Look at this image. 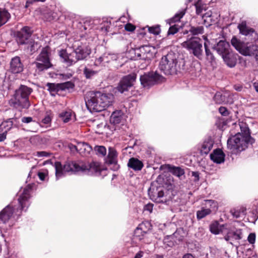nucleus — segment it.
Wrapping results in <instances>:
<instances>
[{
    "label": "nucleus",
    "instance_id": "nucleus-10",
    "mask_svg": "<svg viewBox=\"0 0 258 258\" xmlns=\"http://www.w3.org/2000/svg\"><path fill=\"white\" fill-rule=\"evenodd\" d=\"M32 31L29 27L25 26L21 29L18 32L17 42L20 44H28V48L30 49V51L32 52L35 49V45L37 43H35L31 39Z\"/></svg>",
    "mask_w": 258,
    "mask_h": 258
},
{
    "label": "nucleus",
    "instance_id": "nucleus-37",
    "mask_svg": "<svg viewBox=\"0 0 258 258\" xmlns=\"http://www.w3.org/2000/svg\"><path fill=\"white\" fill-rule=\"evenodd\" d=\"M204 39L206 40L204 43V48L207 59L209 61L212 62L215 60V57L208 47V44L210 43V42L206 37H204Z\"/></svg>",
    "mask_w": 258,
    "mask_h": 258
},
{
    "label": "nucleus",
    "instance_id": "nucleus-52",
    "mask_svg": "<svg viewBox=\"0 0 258 258\" xmlns=\"http://www.w3.org/2000/svg\"><path fill=\"white\" fill-rule=\"evenodd\" d=\"M171 238V236H167V237H166L164 240H163V242L165 244L166 243H167V245L168 246H170V247H171L173 245V242L172 241H169V240H170V239Z\"/></svg>",
    "mask_w": 258,
    "mask_h": 258
},
{
    "label": "nucleus",
    "instance_id": "nucleus-48",
    "mask_svg": "<svg viewBox=\"0 0 258 258\" xmlns=\"http://www.w3.org/2000/svg\"><path fill=\"white\" fill-rule=\"evenodd\" d=\"M51 121V116L50 114L47 113L45 116L42 119V123L44 124H48Z\"/></svg>",
    "mask_w": 258,
    "mask_h": 258
},
{
    "label": "nucleus",
    "instance_id": "nucleus-1",
    "mask_svg": "<svg viewBox=\"0 0 258 258\" xmlns=\"http://www.w3.org/2000/svg\"><path fill=\"white\" fill-rule=\"evenodd\" d=\"M54 168L57 180L69 172H81L89 175L98 176L106 171L100 163L94 161L91 163H85L82 161L68 162L63 166L59 162H56Z\"/></svg>",
    "mask_w": 258,
    "mask_h": 258
},
{
    "label": "nucleus",
    "instance_id": "nucleus-17",
    "mask_svg": "<svg viewBox=\"0 0 258 258\" xmlns=\"http://www.w3.org/2000/svg\"><path fill=\"white\" fill-rule=\"evenodd\" d=\"M185 14V10H182L177 13L173 17L168 20V23L170 25L172 23L180 21ZM179 28L178 25L174 24L171 26L168 31V35H174L178 31Z\"/></svg>",
    "mask_w": 258,
    "mask_h": 258
},
{
    "label": "nucleus",
    "instance_id": "nucleus-16",
    "mask_svg": "<svg viewBox=\"0 0 258 258\" xmlns=\"http://www.w3.org/2000/svg\"><path fill=\"white\" fill-rule=\"evenodd\" d=\"M136 74L134 73L124 77L120 81L117 86L118 91L120 93H123L127 91L129 88L133 85V83L136 79Z\"/></svg>",
    "mask_w": 258,
    "mask_h": 258
},
{
    "label": "nucleus",
    "instance_id": "nucleus-23",
    "mask_svg": "<svg viewBox=\"0 0 258 258\" xmlns=\"http://www.w3.org/2000/svg\"><path fill=\"white\" fill-rule=\"evenodd\" d=\"M210 158L214 162L220 164L225 160V154L222 150L217 149L210 155Z\"/></svg>",
    "mask_w": 258,
    "mask_h": 258
},
{
    "label": "nucleus",
    "instance_id": "nucleus-11",
    "mask_svg": "<svg viewBox=\"0 0 258 258\" xmlns=\"http://www.w3.org/2000/svg\"><path fill=\"white\" fill-rule=\"evenodd\" d=\"M151 225L149 222L142 223L140 224L135 231V236L143 243L150 244L153 241L154 236L152 233H148L146 228L149 230Z\"/></svg>",
    "mask_w": 258,
    "mask_h": 258
},
{
    "label": "nucleus",
    "instance_id": "nucleus-19",
    "mask_svg": "<svg viewBox=\"0 0 258 258\" xmlns=\"http://www.w3.org/2000/svg\"><path fill=\"white\" fill-rule=\"evenodd\" d=\"M230 45L228 42L225 40H220L214 46L213 48L222 57L230 52Z\"/></svg>",
    "mask_w": 258,
    "mask_h": 258
},
{
    "label": "nucleus",
    "instance_id": "nucleus-50",
    "mask_svg": "<svg viewBox=\"0 0 258 258\" xmlns=\"http://www.w3.org/2000/svg\"><path fill=\"white\" fill-rule=\"evenodd\" d=\"M247 240L250 244H253L255 241V234L254 233H250L248 236Z\"/></svg>",
    "mask_w": 258,
    "mask_h": 258
},
{
    "label": "nucleus",
    "instance_id": "nucleus-5",
    "mask_svg": "<svg viewBox=\"0 0 258 258\" xmlns=\"http://www.w3.org/2000/svg\"><path fill=\"white\" fill-rule=\"evenodd\" d=\"M32 89L25 85H21L15 91V93L10 100L11 105L16 108H28L30 105L29 96Z\"/></svg>",
    "mask_w": 258,
    "mask_h": 258
},
{
    "label": "nucleus",
    "instance_id": "nucleus-32",
    "mask_svg": "<svg viewBox=\"0 0 258 258\" xmlns=\"http://www.w3.org/2000/svg\"><path fill=\"white\" fill-rule=\"evenodd\" d=\"M73 115L74 113L73 111L70 109H68L63 110L59 113L58 116L64 123H67L72 120Z\"/></svg>",
    "mask_w": 258,
    "mask_h": 258
},
{
    "label": "nucleus",
    "instance_id": "nucleus-22",
    "mask_svg": "<svg viewBox=\"0 0 258 258\" xmlns=\"http://www.w3.org/2000/svg\"><path fill=\"white\" fill-rule=\"evenodd\" d=\"M117 153L115 149L109 147L108 149V161L110 164L114 165V170H117L119 166L117 164Z\"/></svg>",
    "mask_w": 258,
    "mask_h": 258
},
{
    "label": "nucleus",
    "instance_id": "nucleus-33",
    "mask_svg": "<svg viewBox=\"0 0 258 258\" xmlns=\"http://www.w3.org/2000/svg\"><path fill=\"white\" fill-rule=\"evenodd\" d=\"M230 213L235 218H242L246 214V208L241 207L233 209L230 210Z\"/></svg>",
    "mask_w": 258,
    "mask_h": 258
},
{
    "label": "nucleus",
    "instance_id": "nucleus-38",
    "mask_svg": "<svg viewBox=\"0 0 258 258\" xmlns=\"http://www.w3.org/2000/svg\"><path fill=\"white\" fill-rule=\"evenodd\" d=\"M169 171L174 175L180 178L181 176L184 174V170L179 167L174 166H169L168 168Z\"/></svg>",
    "mask_w": 258,
    "mask_h": 258
},
{
    "label": "nucleus",
    "instance_id": "nucleus-62",
    "mask_svg": "<svg viewBox=\"0 0 258 258\" xmlns=\"http://www.w3.org/2000/svg\"><path fill=\"white\" fill-rule=\"evenodd\" d=\"M211 12H207V13L205 14L204 15H202V17L203 18H208V17H211Z\"/></svg>",
    "mask_w": 258,
    "mask_h": 258
},
{
    "label": "nucleus",
    "instance_id": "nucleus-42",
    "mask_svg": "<svg viewBox=\"0 0 258 258\" xmlns=\"http://www.w3.org/2000/svg\"><path fill=\"white\" fill-rule=\"evenodd\" d=\"M204 205L206 209H209L212 211H215L218 209L217 203L216 201L212 200H208L205 201Z\"/></svg>",
    "mask_w": 258,
    "mask_h": 258
},
{
    "label": "nucleus",
    "instance_id": "nucleus-26",
    "mask_svg": "<svg viewBox=\"0 0 258 258\" xmlns=\"http://www.w3.org/2000/svg\"><path fill=\"white\" fill-rule=\"evenodd\" d=\"M116 59V56L114 54L104 53L103 55L95 60L94 64L97 66L101 63H108L111 60H115Z\"/></svg>",
    "mask_w": 258,
    "mask_h": 258
},
{
    "label": "nucleus",
    "instance_id": "nucleus-24",
    "mask_svg": "<svg viewBox=\"0 0 258 258\" xmlns=\"http://www.w3.org/2000/svg\"><path fill=\"white\" fill-rule=\"evenodd\" d=\"M12 123L11 122H3L0 125V142L6 139L8 132L11 128Z\"/></svg>",
    "mask_w": 258,
    "mask_h": 258
},
{
    "label": "nucleus",
    "instance_id": "nucleus-13",
    "mask_svg": "<svg viewBox=\"0 0 258 258\" xmlns=\"http://www.w3.org/2000/svg\"><path fill=\"white\" fill-rule=\"evenodd\" d=\"M148 195L150 199L155 202L164 203L167 202L166 197L164 195V187L162 186L151 185L148 190Z\"/></svg>",
    "mask_w": 258,
    "mask_h": 258
},
{
    "label": "nucleus",
    "instance_id": "nucleus-61",
    "mask_svg": "<svg viewBox=\"0 0 258 258\" xmlns=\"http://www.w3.org/2000/svg\"><path fill=\"white\" fill-rule=\"evenodd\" d=\"M253 87L256 92L258 93V82H254L253 83Z\"/></svg>",
    "mask_w": 258,
    "mask_h": 258
},
{
    "label": "nucleus",
    "instance_id": "nucleus-54",
    "mask_svg": "<svg viewBox=\"0 0 258 258\" xmlns=\"http://www.w3.org/2000/svg\"><path fill=\"white\" fill-rule=\"evenodd\" d=\"M33 118L31 117H23L22 118V121L24 123H29L32 121Z\"/></svg>",
    "mask_w": 258,
    "mask_h": 258
},
{
    "label": "nucleus",
    "instance_id": "nucleus-64",
    "mask_svg": "<svg viewBox=\"0 0 258 258\" xmlns=\"http://www.w3.org/2000/svg\"><path fill=\"white\" fill-rule=\"evenodd\" d=\"M156 258H164V257L162 255L157 254L156 255Z\"/></svg>",
    "mask_w": 258,
    "mask_h": 258
},
{
    "label": "nucleus",
    "instance_id": "nucleus-59",
    "mask_svg": "<svg viewBox=\"0 0 258 258\" xmlns=\"http://www.w3.org/2000/svg\"><path fill=\"white\" fill-rule=\"evenodd\" d=\"M144 252L143 251H139L136 254L134 258H142Z\"/></svg>",
    "mask_w": 258,
    "mask_h": 258
},
{
    "label": "nucleus",
    "instance_id": "nucleus-21",
    "mask_svg": "<svg viewBox=\"0 0 258 258\" xmlns=\"http://www.w3.org/2000/svg\"><path fill=\"white\" fill-rule=\"evenodd\" d=\"M49 86L50 89L53 91L69 90L70 89H73L75 87L74 84L71 81L57 84L56 85L50 84Z\"/></svg>",
    "mask_w": 258,
    "mask_h": 258
},
{
    "label": "nucleus",
    "instance_id": "nucleus-18",
    "mask_svg": "<svg viewBox=\"0 0 258 258\" xmlns=\"http://www.w3.org/2000/svg\"><path fill=\"white\" fill-rule=\"evenodd\" d=\"M135 59H146L151 56V47L148 45H143L135 50Z\"/></svg>",
    "mask_w": 258,
    "mask_h": 258
},
{
    "label": "nucleus",
    "instance_id": "nucleus-47",
    "mask_svg": "<svg viewBox=\"0 0 258 258\" xmlns=\"http://www.w3.org/2000/svg\"><path fill=\"white\" fill-rule=\"evenodd\" d=\"M148 30L150 33L155 35H158L160 32V29L159 26L150 27L148 28Z\"/></svg>",
    "mask_w": 258,
    "mask_h": 258
},
{
    "label": "nucleus",
    "instance_id": "nucleus-28",
    "mask_svg": "<svg viewBox=\"0 0 258 258\" xmlns=\"http://www.w3.org/2000/svg\"><path fill=\"white\" fill-rule=\"evenodd\" d=\"M240 33L245 36H251L254 33V30L246 26L245 22H242L238 26Z\"/></svg>",
    "mask_w": 258,
    "mask_h": 258
},
{
    "label": "nucleus",
    "instance_id": "nucleus-14",
    "mask_svg": "<svg viewBox=\"0 0 258 258\" xmlns=\"http://www.w3.org/2000/svg\"><path fill=\"white\" fill-rule=\"evenodd\" d=\"M232 46L240 53L244 55H250L253 53L257 50V46L253 44H249L245 46L244 43L237 39L235 36L232 37L231 40Z\"/></svg>",
    "mask_w": 258,
    "mask_h": 258
},
{
    "label": "nucleus",
    "instance_id": "nucleus-8",
    "mask_svg": "<svg viewBox=\"0 0 258 258\" xmlns=\"http://www.w3.org/2000/svg\"><path fill=\"white\" fill-rule=\"evenodd\" d=\"M246 144V139L240 133L236 134L227 141V148L232 154H237L244 150Z\"/></svg>",
    "mask_w": 258,
    "mask_h": 258
},
{
    "label": "nucleus",
    "instance_id": "nucleus-2",
    "mask_svg": "<svg viewBox=\"0 0 258 258\" xmlns=\"http://www.w3.org/2000/svg\"><path fill=\"white\" fill-rule=\"evenodd\" d=\"M32 185L28 184L21 189L20 197L18 200V205L12 203L6 207L0 212V228L1 224L6 223L11 218L17 220L21 215L22 211L26 212L30 205V191Z\"/></svg>",
    "mask_w": 258,
    "mask_h": 258
},
{
    "label": "nucleus",
    "instance_id": "nucleus-40",
    "mask_svg": "<svg viewBox=\"0 0 258 258\" xmlns=\"http://www.w3.org/2000/svg\"><path fill=\"white\" fill-rule=\"evenodd\" d=\"M98 73V71L93 70L88 67H85L83 70V74L87 79L92 78L94 76H96Z\"/></svg>",
    "mask_w": 258,
    "mask_h": 258
},
{
    "label": "nucleus",
    "instance_id": "nucleus-45",
    "mask_svg": "<svg viewBox=\"0 0 258 258\" xmlns=\"http://www.w3.org/2000/svg\"><path fill=\"white\" fill-rule=\"evenodd\" d=\"M110 27V22L106 21L101 24L100 29L103 33L106 34L109 31Z\"/></svg>",
    "mask_w": 258,
    "mask_h": 258
},
{
    "label": "nucleus",
    "instance_id": "nucleus-34",
    "mask_svg": "<svg viewBox=\"0 0 258 258\" xmlns=\"http://www.w3.org/2000/svg\"><path fill=\"white\" fill-rule=\"evenodd\" d=\"M222 58L226 64L230 67H234L236 63V59L230 52L222 56Z\"/></svg>",
    "mask_w": 258,
    "mask_h": 258
},
{
    "label": "nucleus",
    "instance_id": "nucleus-9",
    "mask_svg": "<svg viewBox=\"0 0 258 258\" xmlns=\"http://www.w3.org/2000/svg\"><path fill=\"white\" fill-rule=\"evenodd\" d=\"M50 50L49 47L43 48L36 59L34 64L39 71H43L51 68L52 64L50 59Z\"/></svg>",
    "mask_w": 258,
    "mask_h": 258
},
{
    "label": "nucleus",
    "instance_id": "nucleus-53",
    "mask_svg": "<svg viewBox=\"0 0 258 258\" xmlns=\"http://www.w3.org/2000/svg\"><path fill=\"white\" fill-rule=\"evenodd\" d=\"M47 171L39 172L38 173V176L39 179L42 181L44 180L46 176L47 175Z\"/></svg>",
    "mask_w": 258,
    "mask_h": 258
},
{
    "label": "nucleus",
    "instance_id": "nucleus-63",
    "mask_svg": "<svg viewBox=\"0 0 258 258\" xmlns=\"http://www.w3.org/2000/svg\"><path fill=\"white\" fill-rule=\"evenodd\" d=\"M234 88L236 91H241L242 89V87L241 86H234Z\"/></svg>",
    "mask_w": 258,
    "mask_h": 258
},
{
    "label": "nucleus",
    "instance_id": "nucleus-49",
    "mask_svg": "<svg viewBox=\"0 0 258 258\" xmlns=\"http://www.w3.org/2000/svg\"><path fill=\"white\" fill-rule=\"evenodd\" d=\"M124 29L127 31L133 32L135 30L136 27L131 23H127L124 26Z\"/></svg>",
    "mask_w": 258,
    "mask_h": 258
},
{
    "label": "nucleus",
    "instance_id": "nucleus-12",
    "mask_svg": "<svg viewBox=\"0 0 258 258\" xmlns=\"http://www.w3.org/2000/svg\"><path fill=\"white\" fill-rule=\"evenodd\" d=\"M164 78L155 72H150L145 74L140 77V81L144 87H150L156 84L162 82Z\"/></svg>",
    "mask_w": 258,
    "mask_h": 258
},
{
    "label": "nucleus",
    "instance_id": "nucleus-60",
    "mask_svg": "<svg viewBox=\"0 0 258 258\" xmlns=\"http://www.w3.org/2000/svg\"><path fill=\"white\" fill-rule=\"evenodd\" d=\"M182 258H195V257L191 254L186 253L183 256Z\"/></svg>",
    "mask_w": 258,
    "mask_h": 258
},
{
    "label": "nucleus",
    "instance_id": "nucleus-29",
    "mask_svg": "<svg viewBox=\"0 0 258 258\" xmlns=\"http://www.w3.org/2000/svg\"><path fill=\"white\" fill-rule=\"evenodd\" d=\"M123 113L121 110H116L114 111L110 118L111 123L114 125L117 124L121 122L123 119Z\"/></svg>",
    "mask_w": 258,
    "mask_h": 258
},
{
    "label": "nucleus",
    "instance_id": "nucleus-4",
    "mask_svg": "<svg viewBox=\"0 0 258 258\" xmlns=\"http://www.w3.org/2000/svg\"><path fill=\"white\" fill-rule=\"evenodd\" d=\"M91 53L90 49L84 45L78 46L71 52L66 49L59 51V56L62 62L71 66L79 60L85 59Z\"/></svg>",
    "mask_w": 258,
    "mask_h": 258
},
{
    "label": "nucleus",
    "instance_id": "nucleus-46",
    "mask_svg": "<svg viewBox=\"0 0 258 258\" xmlns=\"http://www.w3.org/2000/svg\"><path fill=\"white\" fill-rule=\"evenodd\" d=\"M95 151L97 152V153L99 155L103 156H105L106 153V148L104 146H96L94 148Z\"/></svg>",
    "mask_w": 258,
    "mask_h": 258
},
{
    "label": "nucleus",
    "instance_id": "nucleus-43",
    "mask_svg": "<svg viewBox=\"0 0 258 258\" xmlns=\"http://www.w3.org/2000/svg\"><path fill=\"white\" fill-rule=\"evenodd\" d=\"M211 213V210L209 209H206L204 207L202 208L201 210L197 212V218L198 220H201Z\"/></svg>",
    "mask_w": 258,
    "mask_h": 258
},
{
    "label": "nucleus",
    "instance_id": "nucleus-44",
    "mask_svg": "<svg viewBox=\"0 0 258 258\" xmlns=\"http://www.w3.org/2000/svg\"><path fill=\"white\" fill-rule=\"evenodd\" d=\"M204 28L202 26H191L188 30L192 35H197L202 34L204 33Z\"/></svg>",
    "mask_w": 258,
    "mask_h": 258
},
{
    "label": "nucleus",
    "instance_id": "nucleus-58",
    "mask_svg": "<svg viewBox=\"0 0 258 258\" xmlns=\"http://www.w3.org/2000/svg\"><path fill=\"white\" fill-rule=\"evenodd\" d=\"M46 0H28L26 2L27 5L32 4L35 2H44Z\"/></svg>",
    "mask_w": 258,
    "mask_h": 258
},
{
    "label": "nucleus",
    "instance_id": "nucleus-51",
    "mask_svg": "<svg viewBox=\"0 0 258 258\" xmlns=\"http://www.w3.org/2000/svg\"><path fill=\"white\" fill-rule=\"evenodd\" d=\"M219 112L223 116H227L228 115V111L225 107L221 106L219 108Z\"/></svg>",
    "mask_w": 258,
    "mask_h": 258
},
{
    "label": "nucleus",
    "instance_id": "nucleus-6",
    "mask_svg": "<svg viewBox=\"0 0 258 258\" xmlns=\"http://www.w3.org/2000/svg\"><path fill=\"white\" fill-rule=\"evenodd\" d=\"M159 69L166 75H173L177 71V60L173 53L163 56L159 63Z\"/></svg>",
    "mask_w": 258,
    "mask_h": 258
},
{
    "label": "nucleus",
    "instance_id": "nucleus-20",
    "mask_svg": "<svg viewBox=\"0 0 258 258\" xmlns=\"http://www.w3.org/2000/svg\"><path fill=\"white\" fill-rule=\"evenodd\" d=\"M9 70L14 74H18L23 71V65L19 57L16 56L12 58Z\"/></svg>",
    "mask_w": 258,
    "mask_h": 258
},
{
    "label": "nucleus",
    "instance_id": "nucleus-30",
    "mask_svg": "<svg viewBox=\"0 0 258 258\" xmlns=\"http://www.w3.org/2000/svg\"><path fill=\"white\" fill-rule=\"evenodd\" d=\"M214 142L211 139H208L205 140L202 144L201 148V153L202 154H207L212 149Z\"/></svg>",
    "mask_w": 258,
    "mask_h": 258
},
{
    "label": "nucleus",
    "instance_id": "nucleus-36",
    "mask_svg": "<svg viewBox=\"0 0 258 258\" xmlns=\"http://www.w3.org/2000/svg\"><path fill=\"white\" fill-rule=\"evenodd\" d=\"M10 18V14L8 11L0 8V27L5 24Z\"/></svg>",
    "mask_w": 258,
    "mask_h": 258
},
{
    "label": "nucleus",
    "instance_id": "nucleus-39",
    "mask_svg": "<svg viewBox=\"0 0 258 258\" xmlns=\"http://www.w3.org/2000/svg\"><path fill=\"white\" fill-rule=\"evenodd\" d=\"M239 126L241 130V133H239L246 139V141H247V139L250 136L249 130L247 124L244 122H241Z\"/></svg>",
    "mask_w": 258,
    "mask_h": 258
},
{
    "label": "nucleus",
    "instance_id": "nucleus-27",
    "mask_svg": "<svg viewBox=\"0 0 258 258\" xmlns=\"http://www.w3.org/2000/svg\"><path fill=\"white\" fill-rule=\"evenodd\" d=\"M127 166L135 171H140L143 167V163L137 158H131L129 159Z\"/></svg>",
    "mask_w": 258,
    "mask_h": 258
},
{
    "label": "nucleus",
    "instance_id": "nucleus-25",
    "mask_svg": "<svg viewBox=\"0 0 258 258\" xmlns=\"http://www.w3.org/2000/svg\"><path fill=\"white\" fill-rule=\"evenodd\" d=\"M76 150L83 156H87L92 151L91 147L86 143L81 142L76 147Z\"/></svg>",
    "mask_w": 258,
    "mask_h": 258
},
{
    "label": "nucleus",
    "instance_id": "nucleus-56",
    "mask_svg": "<svg viewBox=\"0 0 258 258\" xmlns=\"http://www.w3.org/2000/svg\"><path fill=\"white\" fill-rule=\"evenodd\" d=\"M153 204H147L145 206L144 210H146V211H148L150 212H151L152 211V210H153Z\"/></svg>",
    "mask_w": 258,
    "mask_h": 258
},
{
    "label": "nucleus",
    "instance_id": "nucleus-57",
    "mask_svg": "<svg viewBox=\"0 0 258 258\" xmlns=\"http://www.w3.org/2000/svg\"><path fill=\"white\" fill-rule=\"evenodd\" d=\"M192 176L195 177V181H198L199 180V173L197 171H193L191 172Z\"/></svg>",
    "mask_w": 258,
    "mask_h": 258
},
{
    "label": "nucleus",
    "instance_id": "nucleus-3",
    "mask_svg": "<svg viewBox=\"0 0 258 258\" xmlns=\"http://www.w3.org/2000/svg\"><path fill=\"white\" fill-rule=\"evenodd\" d=\"M85 100L86 107L90 112H100L112 105L114 97L110 94L90 91L86 95Z\"/></svg>",
    "mask_w": 258,
    "mask_h": 258
},
{
    "label": "nucleus",
    "instance_id": "nucleus-55",
    "mask_svg": "<svg viewBox=\"0 0 258 258\" xmlns=\"http://www.w3.org/2000/svg\"><path fill=\"white\" fill-rule=\"evenodd\" d=\"M48 153L44 152V151H40V152H37L36 153V156L40 157H46L48 156Z\"/></svg>",
    "mask_w": 258,
    "mask_h": 258
},
{
    "label": "nucleus",
    "instance_id": "nucleus-7",
    "mask_svg": "<svg viewBox=\"0 0 258 258\" xmlns=\"http://www.w3.org/2000/svg\"><path fill=\"white\" fill-rule=\"evenodd\" d=\"M183 47L186 48L190 54H192L199 59L203 56V45L199 38L193 37L184 41L182 43Z\"/></svg>",
    "mask_w": 258,
    "mask_h": 258
},
{
    "label": "nucleus",
    "instance_id": "nucleus-41",
    "mask_svg": "<svg viewBox=\"0 0 258 258\" xmlns=\"http://www.w3.org/2000/svg\"><path fill=\"white\" fill-rule=\"evenodd\" d=\"M195 6L196 9V13L199 15H203V12L207 9L206 5L203 4L201 0H198L196 2Z\"/></svg>",
    "mask_w": 258,
    "mask_h": 258
},
{
    "label": "nucleus",
    "instance_id": "nucleus-35",
    "mask_svg": "<svg viewBox=\"0 0 258 258\" xmlns=\"http://www.w3.org/2000/svg\"><path fill=\"white\" fill-rule=\"evenodd\" d=\"M225 226H220L218 222L216 221L213 222L210 225V229L211 232L215 234H219L221 232L223 233Z\"/></svg>",
    "mask_w": 258,
    "mask_h": 258
},
{
    "label": "nucleus",
    "instance_id": "nucleus-31",
    "mask_svg": "<svg viewBox=\"0 0 258 258\" xmlns=\"http://www.w3.org/2000/svg\"><path fill=\"white\" fill-rule=\"evenodd\" d=\"M228 96H229L228 93L222 94L221 92H217L214 96V100L217 104L227 103L228 102V100L227 99Z\"/></svg>",
    "mask_w": 258,
    "mask_h": 258
},
{
    "label": "nucleus",
    "instance_id": "nucleus-15",
    "mask_svg": "<svg viewBox=\"0 0 258 258\" xmlns=\"http://www.w3.org/2000/svg\"><path fill=\"white\" fill-rule=\"evenodd\" d=\"M223 233L225 234L224 239L227 241H229L232 243L231 241L233 240H239L242 238V232L240 229H235L234 227H232L225 225Z\"/></svg>",
    "mask_w": 258,
    "mask_h": 258
}]
</instances>
